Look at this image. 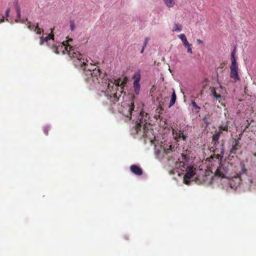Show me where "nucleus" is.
<instances>
[{"mask_svg":"<svg viewBox=\"0 0 256 256\" xmlns=\"http://www.w3.org/2000/svg\"><path fill=\"white\" fill-rule=\"evenodd\" d=\"M122 108L120 110L122 114L126 117L130 118L132 119V114L134 116L138 114L136 111L134 110V105L132 100H129L128 102L122 105Z\"/></svg>","mask_w":256,"mask_h":256,"instance_id":"nucleus-4","label":"nucleus"},{"mask_svg":"<svg viewBox=\"0 0 256 256\" xmlns=\"http://www.w3.org/2000/svg\"><path fill=\"white\" fill-rule=\"evenodd\" d=\"M222 134V132L220 131H216L214 134L212 136V142L214 144V154L216 153V158L219 160H222L223 158L224 154V144H222L220 145V148L219 150L217 148L219 144L218 140L220 135Z\"/></svg>","mask_w":256,"mask_h":256,"instance_id":"nucleus-3","label":"nucleus"},{"mask_svg":"<svg viewBox=\"0 0 256 256\" xmlns=\"http://www.w3.org/2000/svg\"><path fill=\"white\" fill-rule=\"evenodd\" d=\"M174 147H172V145H170L168 146H166V147H164L163 148L164 153L165 154H168L170 152H172V148Z\"/></svg>","mask_w":256,"mask_h":256,"instance_id":"nucleus-23","label":"nucleus"},{"mask_svg":"<svg viewBox=\"0 0 256 256\" xmlns=\"http://www.w3.org/2000/svg\"><path fill=\"white\" fill-rule=\"evenodd\" d=\"M235 54H236V49L234 48L233 51L231 53V65L230 66H238V64L236 62V59L235 57Z\"/></svg>","mask_w":256,"mask_h":256,"instance_id":"nucleus-14","label":"nucleus"},{"mask_svg":"<svg viewBox=\"0 0 256 256\" xmlns=\"http://www.w3.org/2000/svg\"><path fill=\"white\" fill-rule=\"evenodd\" d=\"M196 42L198 44H202V42H203L202 41V40H200V39H197Z\"/></svg>","mask_w":256,"mask_h":256,"instance_id":"nucleus-34","label":"nucleus"},{"mask_svg":"<svg viewBox=\"0 0 256 256\" xmlns=\"http://www.w3.org/2000/svg\"><path fill=\"white\" fill-rule=\"evenodd\" d=\"M164 1L166 6L168 8L172 7L175 4L174 0H164Z\"/></svg>","mask_w":256,"mask_h":256,"instance_id":"nucleus-24","label":"nucleus"},{"mask_svg":"<svg viewBox=\"0 0 256 256\" xmlns=\"http://www.w3.org/2000/svg\"><path fill=\"white\" fill-rule=\"evenodd\" d=\"M16 13H17V17H18V20H16V22H22V23H24L26 22V21H27L28 20L26 19V20H22L21 19V14H20V7L17 5L16 6Z\"/></svg>","mask_w":256,"mask_h":256,"instance_id":"nucleus-13","label":"nucleus"},{"mask_svg":"<svg viewBox=\"0 0 256 256\" xmlns=\"http://www.w3.org/2000/svg\"><path fill=\"white\" fill-rule=\"evenodd\" d=\"M140 70H138L134 73L132 78L134 79V82L136 81L137 82H140Z\"/></svg>","mask_w":256,"mask_h":256,"instance_id":"nucleus-21","label":"nucleus"},{"mask_svg":"<svg viewBox=\"0 0 256 256\" xmlns=\"http://www.w3.org/2000/svg\"><path fill=\"white\" fill-rule=\"evenodd\" d=\"M230 171L228 164H222L220 165L215 172V176L222 178H227V174Z\"/></svg>","mask_w":256,"mask_h":256,"instance_id":"nucleus-6","label":"nucleus"},{"mask_svg":"<svg viewBox=\"0 0 256 256\" xmlns=\"http://www.w3.org/2000/svg\"><path fill=\"white\" fill-rule=\"evenodd\" d=\"M240 138L234 139L232 144V147L230 150L228 156L230 158H237V154H242L240 150L242 146L240 142Z\"/></svg>","mask_w":256,"mask_h":256,"instance_id":"nucleus-5","label":"nucleus"},{"mask_svg":"<svg viewBox=\"0 0 256 256\" xmlns=\"http://www.w3.org/2000/svg\"><path fill=\"white\" fill-rule=\"evenodd\" d=\"M70 30H72V31H74L75 29V26H74V23H71L70 24Z\"/></svg>","mask_w":256,"mask_h":256,"instance_id":"nucleus-33","label":"nucleus"},{"mask_svg":"<svg viewBox=\"0 0 256 256\" xmlns=\"http://www.w3.org/2000/svg\"><path fill=\"white\" fill-rule=\"evenodd\" d=\"M210 116L209 114H208L204 116V122L206 124V126L210 124V122H209Z\"/></svg>","mask_w":256,"mask_h":256,"instance_id":"nucleus-26","label":"nucleus"},{"mask_svg":"<svg viewBox=\"0 0 256 256\" xmlns=\"http://www.w3.org/2000/svg\"><path fill=\"white\" fill-rule=\"evenodd\" d=\"M131 172L136 175L140 176L142 174V170L138 166L132 164L130 167Z\"/></svg>","mask_w":256,"mask_h":256,"instance_id":"nucleus-10","label":"nucleus"},{"mask_svg":"<svg viewBox=\"0 0 256 256\" xmlns=\"http://www.w3.org/2000/svg\"><path fill=\"white\" fill-rule=\"evenodd\" d=\"M247 184L249 186V189L254 190L256 188V176L252 178H250L246 182Z\"/></svg>","mask_w":256,"mask_h":256,"instance_id":"nucleus-11","label":"nucleus"},{"mask_svg":"<svg viewBox=\"0 0 256 256\" xmlns=\"http://www.w3.org/2000/svg\"><path fill=\"white\" fill-rule=\"evenodd\" d=\"M54 30V28H52L51 32L50 34H48V36H47L46 37H45V38L41 37L40 38V45L43 44L44 42H47L50 40H54V34H53Z\"/></svg>","mask_w":256,"mask_h":256,"instance_id":"nucleus-12","label":"nucleus"},{"mask_svg":"<svg viewBox=\"0 0 256 256\" xmlns=\"http://www.w3.org/2000/svg\"><path fill=\"white\" fill-rule=\"evenodd\" d=\"M173 134H174L176 133V137L178 138H182V140L184 141H186V136L184 134L183 132H182L181 130H179L178 132H177L176 131H175L174 129L172 130Z\"/></svg>","mask_w":256,"mask_h":256,"instance_id":"nucleus-16","label":"nucleus"},{"mask_svg":"<svg viewBox=\"0 0 256 256\" xmlns=\"http://www.w3.org/2000/svg\"><path fill=\"white\" fill-rule=\"evenodd\" d=\"M178 37L181 40L184 46H190V43L187 40L186 38V36L183 34H181L178 36Z\"/></svg>","mask_w":256,"mask_h":256,"instance_id":"nucleus-17","label":"nucleus"},{"mask_svg":"<svg viewBox=\"0 0 256 256\" xmlns=\"http://www.w3.org/2000/svg\"><path fill=\"white\" fill-rule=\"evenodd\" d=\"M10 8H8L6 10V18H8V16H9V13H10Z\"/></svg>","mask_w":256,"mask_h":256,"instance_id":"nucleus-32","label":"nucleus"},{"mask_svg":"<svg viewBox=\"0 0 256 256\" xmlns=\"http://www.w3.org/2000/svg\"><path fill=\"white\" fill-rule=\"evenodd\" d=\"M228 122H226V124H222L218 126V131L222 132V131L228 132Z\"/></svg>","mask_w":256,"mask_h":256,"instance_id":"nucleus-19","label":"nucleus"},{"mask_svg":"<svg viewBox=\"0 0 256 256\" xmlns=\"http://www.w3.org/2000/svg\"><path fill=\"white\" fill-rule=\"evenodd\" d=\"M182 159L185 160H186V156L183 154L182 155Z\"/></svg>","mask_w":256,"mask_h":256,"instance_id":"nucleus-37","label":"nucleus"},{"mask_svg":"<svg viewBox=\"0 0 256 256\" xmlns=\"http://www.w3.org/2000/svg\"><path fill=\"white\" fill-rule=\"evenodd\" d=\"M195 174L193 167L190 166L188 168V170L184 177V183L186 184H189L190 183V179Z\"/></svg>","mask_w":256,"mask_h":256,"instance_id":"nucleus-8","label":"nucleus"},{"mask_svg":"<svg viewBox=\"0 0 256 256\" xmlns=\"http://www.w3.org/2000/svg\"><path fill=\"white\" fill-rule=\"evenodd\" d=\"M192 44H190V46H186V47L188 48L187 52L190 54H192V49L191 48Z\"/></svg>","mask_w":256,"mask_h":256,"instance_id":"nucleus-29","label":"nucleus"},{"mask_svg":"<svg viewBox=\"0 0 256 256\" xmlns=\"http://www.w3.org/2000/svg\"><path fill=\"white\" fill-rule=\"evenodd\" d=\"M34 31L38 34H40L43 32L44 30L38 27V24L36 23Z\"/></svg>","mask_w":256,"mask_h":256,"instance_id":"nucleus-25","label":"nucleus"},{"mask_svg":"<svg viewBox=\"0 0 256 256\" xmlns=\"http://www.w3.org/2000/svg\"><path fill=\"white\" fill-rule=\"evenodd\" d=\"M182 30V26L181 24L175 23L172 28V32H180Z\"/></svg>","mask_w":256,"mask_h":256,"instance_id":"nucleus-22","label":"nucleus"},{"mask_svg":"<svg viewBox=\"0 0 256 256\" xmlns=\"http://www.w3.org/2000/svg\"><path fill=\"white\" fill-rule=\"evenodd\" d=\"M192 110L196 113L198 114L200 110V107L199 106L194 100H192Z\"/></svg>","mask_w":256,"mask_h":256,"instance_id":"nucleus-18","label":"nucleus"},{"mask_svg":"<svg viewBox=\"0 0 256 256\" xmlns=\"http://www.w3.org/2000/svg\"><path fill=\"white\" fill-rule=\"evenodd\" d=\"M150 116L148 114L145 113L144 111H141L139 114L138 120L136 122V125L132 130V134H142V136L147 137L148 130L147 128V124H148L147 120Z\"/></svg>","mask_w":256,"mask_h":256,"instance_id":"nucleus-2","label":"nucleus"},{"mask_svg":"<svg viewBox=\"0 0 256 256\" xmlns=\"http://www.w3.org/2000/svg\"><path fill=\"white\" fill-rule=\"evenodd\" d=\"M252 154L254 156H256V152H252Z\"/></svg>","mask_w":256,"mask_h":256,"instance_id":"nucleus-38","label":"nucleus"},{"mask_svg":"<svg viewBox=\"0 0 256 256\" xmlns=\"http://www.w3.org/2000/svg\"><path fill=\"white\" fill-rule=\"evenodd\" d=\"M238 66H230V77L233 79L234 82L240 81V78L238 73Z\"/></svg>","mask_w":256,"mask_h":256,"instance_id":"nucleus-7","label":"nucleus"},{"mask_svg":"<svg viewBox=\"0 0 256 256\" xmlns=\"http://www.w3.org/2000/svg\"><path fill=\"white\" fill-rule=\"evenodd\" d=\"M26 22V25L28 26V28L31 30H34L36 26L32 24L30 22H28V20Z\"/></svg>","mask_w":256,"mask_h":256,"instance_id":"nucleus-27","label":"nucleus"},{"mask_svg":"<svg viewBox=\"0 0 256 256\" xmlns=\"http://www.w3.org/2000/svg\"><path fill=\"white\" fill-rule=\"evenodd\" d=\"M72 38L68 39L67 41L64 42L61 46H54V51L56 54H60L62 50L63 54L67 53L68 56L73 59V63L76 68H81L86 77V82L91 86H94L98 85V88L102 93L107 97L113 104L118 102L120 97V94L122 93V88L119 90V84L110 82L109 80L103 76L100 70L95 64L89 62V60L85 56L81 54L72 46H70L68 42H72Z\"/></svg>","mask_w":256,"mask_h":256,"instance_id":"nucleus-1","label":"nucleus"},{"mask_svg":"<svg viewBox=\"0 0 256 256\" xmlns=\"http://www.w3.org/2000/svg\"><path fill=\"white\" fill-rule=\"evenodd\" d=\"M144 48H145V46H143L142 48V50L140 51V53L141 54L143 53Z\"/></svg>","mask_w":256,"mask_h":256,"instance_id":"nucleus-36","label":"nucleus"},{"mask_svg":"<svg viewBox=\"0 0 256 256\" xmlns=\"http://www.w3.org/2000/svg\"><path fill=\"white\" fill-rule=\"evenodd\" d=\"M134 88V92L136 94H138L140 92V82H137L136 81L134 82L133 83Z\"/></svg>","mask_w":256,"mask_h":256,"instance_id":"nucleus-20","label":"nucleus"},{"mask_svg":"<svg viewBox=\"0 0 256 256\" xmlns=\"http://www.w3.org/2000/svg\"><path fill=\"white\" fill-rule=\"evenodd\" d=\"M176 96L175 92V90L174 89H172V93L171 96V99L169 104L168 107L170 108L171 106H173L176 101Z\"/></svg>","mask_w":256,"mask_h":256,"instance_id":"nucleus-15","label":"nucleus"},{"mask_svg":"<svg viewBox=\"0 0 256 256\" xmlns=\"http://www.w3.org/2000/svg\"><path fill=\"white\" fill-rule=\"evenodd\" d=\"M150 39L148 38H146L144 41V46H146L148 43V42Z\"/></svg>","mask_w":256,"mask_h":256,"instance_id":"nucleus-31","label":"nucleus"},{"mask_svg":"<svg viewBox=\"0 0 256 256\" xmlns=\"http://www.w3.org/2000/svg\"><path fill=\"white\" fill-rule=\"evenodd\" d=\"M222 89V88L221 86L218 88H213L212 90V96H213V97L215 98L216 100H218L219 102H220L224 99L222 96L220 92V90Z\"/></svg>","mask_w":256,"mask_h":256,"instance_id":"nucleus-9","label":"nucleus"},{"mask_svg":"<svg viewBox=\"0 0 256 256\" xmlns=\"http://www.w3.org/2000/svg\"><path fill=\"white\" fill-rule=\"evenodd\" d=\"M48 130H49V128L48 126L44 127L43 129V131L46 135L48 134Z\"/></svg>","mask_w":256,"mask_h":256,"instance_id":"nucleus-30","label":"nucleus"},{"mask_svg":"<svg viewBox=\"0 0 256 256\" xmlns=\"http://www.w3.org/2000/svg\"><path fill=\"white\" fill-rule=\"evenodd\" d=\"M234 178L236 179V180L238 184H240L241 182V179L238 174H236V176H234Z\"/></svg>","mask_w":256,"mask_h":256,"instance_id":"nucleus-28","label":"nucleus"},{"mask_svg":"<svg viewBox=\"0 0 256 256\" xmlns=\"http://www.w3.org/2000/svg\"><path fill=\"white\" fill-rule=\"evenodd\" d=\"M4 22V16H2L1 19H0V23L2 22Z\"/></svg>","mask_w":256,"mask_h":256,"instance_id":"nucleus-35","label":"nucleus"}]
</instances>
